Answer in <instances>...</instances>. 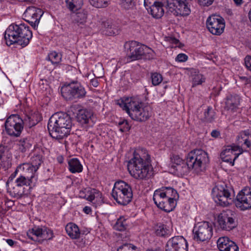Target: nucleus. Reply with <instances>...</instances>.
Returning <instances> with one entry per match:
<instances>
[{"label": "nucleus", "mask_w": 251, "mask_h": 251, "mask_svg": "<svg viewBox=\"0 0 251 251\" xmlns=\"http://www.w3.org/2000/svg\"><path fill=\"white\" fill-rule=\"evenodd\" d=\"M214 0H199L201 5L203 6H209L211 5Z\"/></svg>", "instance_id": "4d7b16f0"}, {"label": "nucleus", "mask_w": 251, "mask_h": 251, "mask_svg": "<svg viewBox=\"0 0 251 251\" xmlns=\"http://www.w3.org/2000/svg\"><path fill=\"white\" fill-rule=\"evenodd\" d=\"M117 103L135 121H145L151 116V107L149 105L143 106L142 103L134 98H123Z\"/></svg>", "instance_id": "20e7f679"}, {"label": "nucleus", "mask_w": 251, "mask_h": 251, "mask_svg": "<svg viewBox=\"0 0 251 251\" xmlns=\"http://www.w3.org/2000/svg\"><path fill=\"white\" fill-rule=\"evenodd\" d=\"M0 166L5 170L11 166V159L6 155L4 151L0 150Z\"/></svg>", "instance_id": "72a5a7b5"}, {"label": "nucleus", "mask_w": 251, "mask_h": 251, "mask_svg": "<svg viewBox=\"0 0 251 251\" xmlns=\"http://www.w3.org/2000/svg\"><path fill=\"white\" fill-rule=\"evenodd\" d=\"M67 8L72 12L79 10L83 5V0H66Z\"/></svg>", "instance_id": "7c9ffc66"}, {"label": "nucleus", "mask_w": 251, "mask_h": 251, "mask_svg": "<svg viewBox=\"0 0 251 251\" xmlns=\"http://www.w3.org/2000/svg\"><path fill=\"white\" fill-rule=\"evenodd\" d=\"M43 12L41 9L35 7H28L24 13L25 21L30 24L32 26H35L39 23V20Z\"/></svg>", "instance_id": "6ab92c4d"}, {"label": "nucleus", "mask_w": 251, "mask_h": 251, "mask_svg": "<svg viewBox=\"0 0 251 251\" xmlns=\"http://www.w3.org/2000/svg\"><path fill=\"white\" fill-rule=\"evenodd\" d=\"M27 235L33 241L42 242L44 240L52 239L53 232L46 226H35L27 232Z\"/></svg>", "instance_id": "f8f14e48"}, {"label": "nucleus", "mask_w": 251, "mask_h": 251, "mask_svg": "<svg viewBox=\"0 0 251 251\" xmlns=\"http://www.w3.org/2000/svg\"><path fill=\"white\" fill-rule=\"evenodd\" d=\"M152 84L154 86L159 85L162 81V76L161 74L157 73H153L151 74Z\"/></svg>", "instance_id": "a18cd8bd"}, {"label": "nucleus", "mask_w": 251, "mask_h": 251, "mask_svg": "<svg viewBox=\"0 0 251 251\" xmlns=\"http://www.w3.org/2000/svg\"><path fill=\"white\" fill-rule=\"evenodd\" d=\"M205 77L201 74H197L193 76L192 86L194 87L196 85L201 84L205 81Z\"/></svg>", "instance_id": "c03bdc74"}, {"label": "nucleus", "mask_w": 251, "mask_h": 251, "mask_svg": "<svg viewBox=\"0 0 251 251\" xmlns=\"http://www.w3.org/2000/svg\"><path fill=\"white\" fill-rule=\"evenodd\" d=\"M61 91L62 96L68 100L83 98L86 93L83 86L77 81L64 85Z\"/></svg>", "instance_id": "0eeeda50"}, {"label": "nucleus", "mask_w": 251, "mask_h": 251, "mask_svg": "<svg viewBox=\"0 0 251 251\" xmlns=\"http://www.w3.org/2000/svg\"><path fill=\"white\" fill-rule=\"evenodd\" d=\"M91 84L92 86L95 87H96L98 86L99 82L97 78L92 79L91 80Z\"/></svg>", "instance_id": "bf43d9fd"}, {"label": "nucleus", "mask_w": 251, "mask_h": 251, "mask_svg": "<svg viewBox=\"0 0 251 251\" xmlns=\"http://www.w3.org/2000/svg\"><path fill=\"white\" fill-rule=\"evenodd\" d=\"M193 238L197 241L204 242L209 240L213 235V228L207 222H200L196 224L193 230Z\"/></svg>", "instance_id": "6e6552de"}, {"label": "nucleus", "mask_w": 251, "mask_h": 251, "mask_svg": "<svg viewBox=\"0 0 251 251\" xmlns=\"http://www.w3.org/2000/svg\"><path fill=\"white\" fill-rule=\"evenodd\" d=\"M243 151L242 148L238 145L227 146L222 151L220 156L223 161L233 165L235 160Z\"/></svg>", "instance_id": "dca6fc26"}, {"label": "nucleus", "mask_w": 251, "mask_h": 251, "mask_svg": "<svg viewBox=\"0 0 251 251\" xmlns=\"http://www.w3.org/2000/svg\"><path fill=\"white\" fill-rule=\"evenodd\" d=\"M226 249L225 251H238L239 248L237 245L233 241L230 240L228 242V244L226 245Z\"/></svg>", "instance_id": "8fccbe9b"}, {"label": "nucleus", "mask_w": 251, "mask_h": 251, "mask_svg": "<svg viewBox=\"0 0 251 251\" xmlns=\"http://www.w3.org/2000/svg\"><path fill=\"white\" fill-rule=\"evenodd\" d=\"M136 247L132 244H126L120 246L117 251H135Z\"/></svg>", "instance_id": "de8ad7c7"}, {"label": "nucleus", "mask_w": 251, "mask_h": 251, "mask_svg": "<svg viewBox=\"0 0 251 251\" xmlns=\"http://www.w3.org/2000/svg\"><path fill=\"white\" fill-rule=\"evenodd\" d=\"M240 103L239 97L237 95H230L226 98V109L229 112H234L238 108Z\"/></svg>", "instance_id": "5701e85b"}, {"label": "nucleus", "mask_w": 251, "mask_h": 251, "mask_svg": "<svg viewBox=\"0 0 251 251\" xmlns=\"http://www.w3.org/2000/svg\"><path fill=\"white\" fill-rule=\"evenodd\" d=\"M173 43L176 44L178 42V40L176 39H173Z\"/></svg>", "instance_id": "338daca9"}, {"label": "nucleus", "mask_w": 251, "mask_h": 251, "mask_svg": "<svg viewBox=\"0 0 251 251\" xmlns=\"http://www.w3.org/2000/svg\"><path fill=\"white\" fill-rule=\"evenodd\" d=\"M168 230L164 225H157L155 227V233L159 236H165L168 234Z\"/></svg>", "instance_id": "79ce46f5"}, {"label": "nucleus", "mask_w": 251, "mask_h": 251, "mask_svg": "<svg viewBox=\"0 0 251 251\" xmlns=\"http://www.w3.org/2000/svg\"><path fill=\"white\" fill-rule=\"evenodd\" d=\"M48 59L52 64H58L61 60V55L55 51H52L49 54Z\"/></svg>", "instance_id": "a19ab883"}, {"label": "nucleus", "mask_w": 251, "mask_h": 251, "mask_svg": "<svg viewBox=\"0 0 251 251\" xmlns=\"http://www.w3.org/2000/svg\"><path fill=\"white\" fill-rule=\"evenodd\" d=\"M94 75L97 78L102 77L103 75V69L101 65L96 67L94 71Z\"/></svg>", "instance_id": "3c124183"}, {"label": "nucleus", "mask_w": 251, "mask_h": 251, "mask_svg": "<svg viewBox=\"0 0 251 251\" xmlns=\"http://www.w3.org/2000/svg\"><path fill=\"white\" fill-rule=\"evenodd\" d=\"M6 132L10 136L18 137L23 129V121L18 115H11L4 124Z\"/></svg>", "instance_id": "9d476101"}, {"label": "nucleus", "mask_w": 251, "mask_h": 251, "mask_svg": "<svg viewBox=\"0 0 251 251\" xmlns=\"http://www.w3.org/2000/svg\"><path fill=\"white\" fill-rule=\"evenodd\" d=\"M156 205L158 208L166 212H170L175 207L176 202L174 200L165 197L160 201V203H157Z\"/></svg>", "instance_id": "a878e982"}, {"label": "nucleus", "mask_w": 251, "mask_h": 251, "mask_svg": "<svg viewBox=\"0 0 251 251\" xmlns=\"http://www.w3.org/2000/svg\"><path fill=\"white\" fill-rule=\"evenodd\" d=\"M166 197L165 194L164 188L162 189L156 190L154 191L153 200L155 204L158 203H160V201H162L164 198Z\"/></svg>", "instance_id": "4c0bfd02"}, {"label": "nucleus", "mask_w": 251, "mask_h": 251, "mask_svg": "<svg viewBox=\"0 0 251 251\" xmlns=\"http://www.w3.org/2000/svg\"><path fill=\"white\" fill-rule=\"evenodd\" d=\"M250 138H251V134L250 133L248 130L242 131L238 136V143L244 144L247 148H250L251 146Z\"/></svg>", "instance_id": "c85d7f7f"}, {"label": "nucleus", "mask_w": 251, "mask_h": 251, "mask_svg": "<svg viewBox=\"0 0 251 251\" xmlns=\"http://www.w3.org/2000/svg\"><path fill=\"white\" fill-rule=\"evenodd\" d=\"M235 204L241 210L251 208V189L245 188L242 189L236 196Z\"/></svg>", "instance_id": "f3484780"}, {"label": "nucleus", "mask_w": 251, "mask_h": 251, "mask_svg": "<svg viewBox=\"0 0 251 251\" xmlns=\"http://www.w3.org/2000/svg\"><path fill=\"white\" fill-rule=\"evenodd\" d=\"M31 182L29 176H21L16 179L15 183L20 187H24V186L29 185Z\"/></svg>", "instance_id": "f704fd0d"}, {"label": "nucleus", "mask_w": 251, "mask_h": 251, "mask_svg": "<svg viewBox=\"0 0 251 251\" xmlns=\"http://www.w3.org/2000/svg\"><path fill=\"white\" fill-rule=\"evenodd\" d=\"M209 161L207 153L201 149L190 151L187 155L186 162L179 165H173L175 173L178 176L186 175L190 170L198 174L202 171V166Z\"/></svg>", "instance_id": "f03ea898"}, {"label": "nucleus", "mask_w": 251, "mask_h": 251, "mask_svg": "<svg viewBox=\"0 0 251 251\" xmlns=\"http://www.w3.org/2000/svg\"><path fill=\"white\" fill-rule=\"evenodd\" d=\"M128 170L134 178L143 180L149 178L152 173L151 160L148 151L143 149L136 151L129 161Z\"/></svg>", "instance_id": "f257e3e1"}, {"label": "nucleus", "mask_w": 251, "mask_h": 251, "mask_svg": "<svg viewBox=\"0 0 251 251\" xmlns=\"http://www.w3.org/2000/svg\"><path fill=\"white\" fill-rule=\"evenodd\" d=\"M249 47H250V49L251 50V43L250 44Z\"/></svg>", "instance_id": "774afa93"}, {"label": "nucleus", "mask_w": 251, "mask_h": 251, "mask_svg": "<svg viewBox=\"0 0 251 251\" xmlns=\"http://www.w3.org/2000/svg\"><path fill=\"white\" fill-rule=\"evenodd\" d=\"M144 45L139 44L135 41L127 42L125 45L126 50V55L130 61H134L142 58L144 53Z\"/></svg>", "instance_id": "2eb2a0df"}, {"label": "nucleus", "mask_w": 251, "mask_h": 251, "mask_svg": "<svg viewBox=\"0 0 251 251\" xmlns=\"http://www.w3.org/2000/svg\"><path fill=\"white\" fill-rule=\"evenodd\" d=\"M80 197L91 201L95 207L101 205L103 202L102 194L98 190L93 189L87 191V194L83 195V192H80Z\"/></svg>", "instance_id": "aec40b11"}, {"label": "nucleus", "mask_w": 251, "mask_h": 251, "mask_svg": "<svg viewBox=\"0 0 251 251\" xmlns=\"http://www.w3.org/2000/svg\"><path fill=\"white\" fill-rule=\"evenodd\" d=\"M69 170L72 173H80L82 171V166L76 158H72L68 161Z\"/></svg>", "instance_id": "c756f323"}, {"label": "nucleus", "mask_w": 251, "mask_h": 251, "mask_svg": "<svg viewBox=\"0 0 251 251\" xmlns=\"http://www.w3.org/2000/svg\"><path fill=\"white\" fill-rule=\"evenodd\" d=\"M188 59L187 56L184 53H180L177 55L176 60L179 62L186 61Z\"/></svg>", "instance_id": "5fc2aeb1"}, {"label": "nucleus", "mask_w": 251, "mask_h": 251, "mask_svg": "<svg viewBox=\"0 0 251 251\" xmlns=\"http://www.w3.org/2000/svg\"><path fill=\"white\" fill-rule=\"evenodd\" d=\"M212 195L215 202L223 206H226L232 201L231 195L225 184L215 186Z\"/></svg>", "instance_id": "1a4fd4ad"}, {"label": "nucleus", "mask_w": 251, "mask_h": 251, "mask_svg": "<svg viewBox=\"0 0 251 251\" xmlns=\"http://www.w3.org/2000/svg\"><path fill=\"white\" fill-rule=\"evenodd\" d=\"M111 195L117 203L123 205L128 204L133 196L130 185L122 180L115 183Z\"/></svg>", "instance_id": "423d86ee"}, {"label": "nucleus", "mask_w": 251, "mask_h": 251, "mask_svg": "<svg viewBox=\"0 0 251 251\" xmlns=\"http://www.w3.org/2000/svg\"><path fill=\"white\" fill-rule=\"evenodd\" d=\"M6 243L10 246H13L14 244V241L12 240V239H7L6 240Z\"/></svg>", "instance_id": "680f3d73"}, {"label": "nucleus", "mask_w": 251, "mask_h": 251, "mask_svg": "<svg viewBox=\"0 0 251 251\" xmlns=\"http://www.w3.org/2000/svg\"><path fill=\"white\" fill-rule=\"evenodd\" d=\"M121 4L122 7L126 10L132 9L134 6L132 0H123Z\"/></svg>", "instance_id": "09e8293b"}, {"label": "nucleus", "mask_w": 251, "mask_h": 251, "mask_svg": "<svg viewBox=\"0 0 251 251\" xmlns=\"http://www.w3.org/2000/svg\"><path fill=\"white\" fill-rule=\"evenodd\" d=\"M159 1L156 0H144V6L147 10L155 5Z\"/></svg>", "instance_id": "603ef678"}, {"label": "nucleus", "mask_w": 251, "mask_h": 251, "mask_svg": "<svg viewBox=\"0 0 251 251\" xmlns=\"http://www.w3.org/2000/svg\"><path fill=\"white\" fill-rule=\"evenodd\" d=\"M32 37V32L25 24L11 25L4 34V39L8 46L16 43L22 47H25L29 44Z\"/></svg>", "instance_id": "39448f33"}, {"label": "nucleus", "mask_w": 251, "mask_h": 251, "mask_svg": "<svg viewBox=\"0 0 251 251\" xmlns=\"http://www.w3.org/2000/svg\"><path fill=\"white\" fill-rule=\"evenodd\" d=\"M165 194L166 197L170 200L175 201L178 198V194L176 190L172 187H164V188Z\"/></svg>", "instance_id": "e433bc0d"}, {"label": "nucleus", "mask_w": 251, "mask_h": 251, "mask_svg": "<svg viewBox=\"0 0 251 251\" xmlns=\"http://www.w3.org/2000/svg\"><path fill=\"white\" fill-rule=\"evenodd\" d=\"M65 230L68 236L73 239H76L79 238L80 232L77 226L74 223H68Z\"/></svg>", "instance_id": "bb28decb"}, {"label": "nucleus", "mask_w": 251, "mask_h": 251, "mask_svg": "<svg viewBox=\"0 0 251 251\" xmlns=\"http://www.w3.org/2000/svg\"><path fill=\"white\" fill-rule=\"evenodd\" d=\"M144 53L143 54L142 58L146 59H152L155 57L156 53L151 48L144 45Z\"/></svg>", "instance_id": "58836bf2"}, {"label": "nucleus", "mask_w": 251, "mask_h": 251, "mask_svg": "<svg viewBox=\"0 0 251 251\" xmlns=\"http://www.w3.org/2000/svg\"><path fill=\"white\" fill-rule=\"evenodd\" d=\"M73 17L75 23L79 24H83L86 22L87 13L86 11L82 10L74 15Z\"/></svg>", "instance_id": "473e14b6"}, {"label": "nucleus", "mask_w": 251, "mask_h": 251, "mask_svg": "<svg viewBox=\"0 0 251 251\" xmlns=\"http://www.w3.org/2000/svg\"><path fill=\"white\" fill-rule=\"evenodd\" d=\"M167 6L169 11L176 16H186L191 12L186 0H168Z\"/></svg>", "instance_id": "9b49d317"}, {"label": "nucleus", "mask_w": 251, "mask_h": 251, "mask_svg": "<svg viewBox=\"0 0 251 251\" xmlns=\"http://www.w3.org/2000/svg\"><path fill=\"white\" fill-rule=\"evenodd\" d=\"M218 222L221 229L227 231L232 230L237 226L235 214L230 210L222 212L218 216Z\"/></svg>", "instance_id": "ddd939ff"}, {"label": "nucleus", "mask_w": 251, "mask_h": 251, "mask_svg": "<svg viewBox=\"0 0 251 251\" xmlns=\"http://www.w3.org/2000/svg\"><path fill=\"white\" fill-rule=\"evenodd\" d=\"M206 26L212 34L220 35L224 31L225 24L222 17L218 15H212L207 18Z\"/></svg>", "instance_id": "4468645a"}, {"label": "nucleus", "mask_w": 251, "mask_h": 251, "mask_svg": "<svg viewBox=\"0 0 251 251\" xmlns=\"http://www.w3.org/2000/svg\"><path fill=\"white\" fill-rule=\"evenodd\" d=\"M245 64L247 68L251 71V56L248 55L244 59Z\"/></svg>", "instance_id": "6e6d98bb"}, {"label": "nucleus", "mask_w": 251, "mask_h": 251, "mask_svg": "<svg viewBox=\"0 0 251 251\" xmlns=\"http://www.w3.org/2000/svg\"><path fill=\"white\" fill-rule=\"evenodd\" d=\"M12 179L9 177L6 182L8 190L11 196L17 199L20 198L25 193V187H21L14 183V184L11 182Z\"/></svg>", "instance_id": "4be33fe9"}, {"label": "nucleus", "mask_w": 251, "mask_h": 251, "mask_svg": "<svg viewBox=\"0 0 251 251\" xmlns=\"http://www.w3.org/2000/svg\"><path fill=\"white\" fill-rule=\"evenodd\" d=\"M215 117L216 114L214 110L212 108L208 107L205 110L201 120L206 123H212L215 119Z\"/></svg>", "instance_id": "2f4dec72"}, {"label": "nucleus", "mask_w": 251, "mask_h": 251, "mask_svg": "<svg viewBox=\"0 0 251 251\" xmlns=\"http://www.w3.org/2000/svg\"><path fill=\"white\" fill-rule=\"evenodd\" d=\"M153 18L159 19L161 18L164 13L163 4L162 2L159 1L147 10Z\"/></svg>", "instance_id": "393cba45"}, {"label": "nucleus", "mask_w": 251, "mask_h": 251, "mask_svg": "<svg viewBox=\"0 0 251 251\" xmlns=\"http://www.w3.org/2000/svg\"><path fill=\"white\" fill-rule=\"evenodd\" d=\"M19 170H23L24 175L25 176H29L31 179L33 178L34 174L37 171V170L30 163H24L23 165L19 166L16 172Z\"/></svg>", "instance_id": "cd10ccee"}, {"label": "nucleus", "mask_w": 251, "mask_h": 251, "mask_svg": "<svg viewBox=\"0 0 251 251\" xmlns=\"http://www.w3.org/2000/svg\"><path fill=\"white\" fill-rule=\"evenodd\" d=\"M127 226L126 220L124 217H120L114 225V228L116 230L119 231H124L126 229Z\"/></svg>", "instance_id": "c9c22d12"}, {"label": "nucleus", "mask_w": 251, "mask_h": 251, "mask_svg": "<svg viewBox=\"0 0 251 251\" xmlns=\"http://www.w3.org/2000/svg\"><path fill=\"white\" fill-rule=\"evenodd\" d=\"M240 79L244 81L246 83H248L249 82V79L247 77L242 76L240 77Z\"/></svg>", "instance_id": "0e129e2a"}, {"label": "nucleus", "mask_w": 251, "mask_h": 251, "mask_svg": "<svg viewBox=\"0 0 251 251\" xmlns=\"http://www.w3.org/2000/svg\"><path fill=\"white\" fill-rule=\"evenodd\" d=\"M229 239L227 237H221L217 242V247L220 251H225L226 245L228 244Z\"/></svg>", "instance_id": "ea45409f"}, {"label": "nucleus", "mask_w": 251, "mask_h": 251, "mask_svg": "<svg viewBox=\"0 0 251 251\" xmlns=\"http://www.w3.org/2000/svg\"><path fill=\"white\" fill-rule=\"evenodd\" d=\"M90 3L97 8L105 7L108 4V0H89Z\"/></svg>", "instance_id": "37998d69"}, {"label": "nucleus", "mask_w": 251, "mask_h": 251, "mask_svg": "<svg viewBox=\"0 0 251 251\" xmlns=\"http://www.w3.org/2000/svg\"><path fill=\"white\" fill-rule=\"evenodd\" d=\"M72 126V120L66 113L59 112L50 118L48 128L50 135L56 139H62L70 132Z\"/></svg>", "instance_id": "7ed1b4c3"}, {"label": "nucleus", "mask_w": 251, "mask_h": 251, "mask_svg": "<svg viewBox=\"0 0 251 251\" xmlns=\"http://www.w3.org/2000/svg\"><path fill=\"white\" fill-rule=\"evenodd\" d=\"M248 17L251 23V8L250 9L249 13H248Z\"/></svg>", "instance_id": "69168bd1"}, {"label": "nucleus", "mask_w": 251, "mask_h": 251, "mask_svg": "<svg viewBox=\"0 0 251 251\" xmlns=\"http://www.w3.org/2000/svg\"><path fill=\"white\" fill-rule=\"evenodd\" d=\"M211 135L213 137L218 138L220 135V131L217 130H213L211 133Z\"/></svg>", "instance_id": "13d9d810"}, {"label": "nucleus", "mask_w": 251, "mask_h": 251, "mask_svg": "<svg viewBox=\"0 0 251 251\" xmlns=\"http://www.w3.org/2000/svg\"><path fill=\"white\" fill-rule=\"evenodd\" d=\"M93 112L86 109L78 110L76 118L77 121L81 125H85L89 123L93 116Z\"/></svg>", "instance_id": "b1692460"}, {"label": "nucleus", "mask_w": 251, "mask_h": 251, "mask_svg": "<svg viewBox=\"0 0 251 251\" xmlns=\"http://www.w3.org/2000/svg\"><path fill=\"white\" fill-rule=\"evenodd\" d=\"M83 211L86 214H89L91 212V209L89 206H85L83 208Z\"/></svg>", "instance_id": "052dcab7"}, {"label": "nucleus", "mask_w": 251, "mask_h": 251, "mask_svg": "<svg viewBox=\"0 0 251 251\" xmlns=\"http://www.w3.org/2000/svg\"><path fill=\"white\" fill-rule=\"evenodd\" d=\"M42 163V160L41 159V157L39 155H37V156L33 157L31 158V163L30 164H32L33 167L36 170H37Z\"/></svg>", "instance_id": "49530a36"}, {"label": "nucleus", "mask_w": 251, "mask_h": 251, "mask_svg": "<svg viewBox=\"0 0 251 251\" xmlns=\"http://www.w3.org/2000/svg\"><path fill=\"white\" fill-rule=\"evenodd\" d=\"M173 165H179L182 163L185 162L178 155H174L173 158Z\"/></svg>", "instance_id": "864d4df0"}, {"label": "nucleus", "mask_w": 251, "mask_h": 251, "mask_svg": "<svg viewBox=\"0 0 251 251\" xmlns=\"http://www.w3.org/2000/svg\"><path fill=\"white\" fill-rule=\"evenodd\" d=\"M233 1L237 5H241L243 2V0H233Z\"/></svg>", "instance_id": "e2e57ef3"}, {"label": "nucleus", "mask_w": 251, "mask_h": 251, "mask_svg": "<svg viewBox=\"0 0 251 251\" xmlns=\"http://www.w3.org/2000/svg\"><path fill=\"white\" fill-rule=\"evenodd\" d=\"M188 243L182 236H176L170 239L165 247L166 251H188Z\"/></svg>", "instance_id": "a211bd4d"}, {"label": "nucleus", "mask_w": 251, "mask_h": 251, "mask_svg": "<svg viewBox=\"0 0 251 251\" xmlns=\"http://www.w3.org/2000/svg\"><path fill=\"white\" fill-rule=\"evenodd\" d=\"M100 31L106 36H114L119 33V28L112 21L106 20L102 21Z\"/></svg>", "instance_id": "412c9836"}]
</instances>
